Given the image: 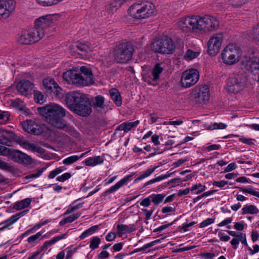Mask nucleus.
I'll return each mask as SVG.
<instances>
[{"mask_svg":"<svg viewBox=\"0 0 259 259\" xmlns=\"http://www.w3.org/2000/svg\"><path fill=\"white\" fill-rule=\"evenodd\" d=\"M37 110L40 115L46 118L48 122L54 127L63 130L73 137H78L79 134L73 127L67 124L63 119L66 115V110L60 105L51 103L44 107H38Z\"/></svg>","mask_w":259,"mask_h":259,"instance_id":"f257e3e1","label":"nucleus"},{"mask_svg":"<svg viewBox=\"0 0 259 259\" xmlns=\"http://www.w3.org/2000/svg\"><path fill=\"white\" fill-rule=\"evenodd\" d=\"M178 25L183 31L204 33L217 29L219 22L215 17L211 15H206L202 17L193 15L181 19Z\"/></svg>","mask_w":259,"mask_h":259,"instance_id":"f03ea898","label":"nucleus"},{"mask_svg":"<svg viewBox=\"0 0 259 259\" xmlns=\"http://www.w3.org/2000/svg\"><path fill=\"white\" fill-rule=\"evenodd\" d=\"M65 101L68 108L82 117H87L92 112L90 101L87 95L79 92H71L66 94Z\"/></svg>","mask_w":259,"mask_h":259,"instance_id":"7ed1b4c3","label":"nucleus"},{"mask_svg":"<svg viewBox=\"0 0 259 259\" xmlns=\"http://www.w3.org/2000/svg\"><path fill=\"white\" fill-rule=\"evenodd\" d=\"M63 77L69 83L77 86H88L95 82V78L91 69L84 66L80 68V72L67 71L63 73Z\"/></svg>","mask_w":259,"mask_h":259,"instance_id":"20e7f679","label":"nucleus"},{"mask_svg":"<svg viewBox=\"0 0 259 259\" xmlns=\"http://www.w3.org/2000/svg\"><path fill=\"white\" fill-rule=\"evenodd\" d=\"M128 13L135 19H145L154 16L156 9L153 4L150 2L139 1L130 7Z\"/></svg>","mask_w":259,"mask_h":259,"instance_id":"39448f33","label":"nucleus"},{"mask_svg":"<svg viewBox=\"0 0 259 259\" xmlns=\"http://www.w3.org/2000/svg\"><path fill=\"white\" fill-rule=\"evenodd\" d=\"M1 155L6 156L14 162L24 165H30L33 162L30 156L19 150H12L6 147L1 146Z\"/></svg>","mask_w":259,"mask_h":259,"instance_id":"423d86ee","label":"nucleus"},{"mask_svg":"<svg viewBox=\"0 0 259 259\" xmlns=\"http://www.w3.org/2000/svg\"><path fill=\"white\" fill-rule=\"evenodd\" d=\"M247 80L246 73L244 71L233 74L227 80L226 89L230 93H238L242 89Z\"/></svg>","mask_w":259,"mask_h":259,"instance_id":"0eeeda50","label":"nucleus"},{"mask_svg":"<svg viewBox=\"0 0 259 259\" xmlns=\"http://www.w3.org/2000/svg\"><path fill=\"white\" fill-rule=\"evenodd\" d=\"M134 51L133 46L130 43L120 44L114 50V59L118 63H127L132 59Z\"/></svg>","mask_w":259,"mask_h":259,"instance_id":"6e6552de","label":"nucleus"},{"mask_svg":"<svg viewBox=\"0 0 259 259\" xmlns=\"http://www.w3.org/2000/svg\"><path fill=\"white\" fill-rule=\"evenodd\" d=\"M42 33L34 28L22 30L17 35V41L22 45H30L38 41L42 38Z\"/></svg>","mask_w":259,"mask_h":259,"instance_id":"1a4fd4ad","label":"nucleus"},{"mask_svg":"<svg viewBox=\"0 0 259 259\" xmlns=\"http://www.w3.org/2000/svg\"><path fill=\"white\" fill-rule=\"evenodd\" d=\"M241 56V51L235 45L229 44L222 53L223 62L226 64L231 65L237 62Z\"/></svg>","mask_w":259,"mask_h":259,"instance_id":"9d476101","label":"nucleus"},{"mask_svg":"<svg viewBox=\"0 0 259 259\" xmlns=\"http://www.w3.org/2000/svg\"><path fill=\"white\" fill-rule=\"evenodd\" d=\"M151 48L154 52L168 54L172 53L175 46L171 38L164 36L155 40L151 45Z\"/></svg>","mask_w":259,"mask_h":259,"instance_id":"9b49d317","label":"nucleus"},{"mask_svg":"<svg viewBox=\"0 0 259 259\" xmlns=\"http://www.w3.org/2000/svg\"><path fill=\"white\" fill-rule=\"evenodd\" d=\"M57 14L46 15L36 19L35 21L34 27L38 32L42 33V38L45 35L46 29L47 28L54 26L58 18Z\"/></svg>","mask_w":259,"mask_h":259,"instance_id":"f8f14e48","label":"nucleus"},{"mask_svg":"<svg viewBox=\"0 0 259 259\" xmlns=\"http://www.w3.org/2000/svg\"><path fill=\"white\" fill-rule=\"evenodd\" d=\"M199 73L196 69H190L185 71L181 76L182 87L188 88L194 85L198 81Z\"/></svg>","mask_w":259,"mask_h":259,"instance_id":"ddd939ff","label":"nucleus"},{"mask_svg":"<svg viewBox=\"0 0 259 259\" xmlns=\"http://www.w3.org/2000/svg\"><path fill=\"white\" fill-rule=\"evenodd\" d=\"M222 32L213 34L207 42V53L210 56H215L220 50L223 40Z\"/></svg>","mask_w":259,"mask_h":259,"instance_id":"4468645a","label":"nucleus"},{"mask_svg":"<svg viewBox=\"0 0 259 259\" xmlns=\"http://www.w3.org/2000/svg\"><path fill=\"white\" fill-rule=\"evenodd\" d=\"M242 64L246 69L255 74L259 71V56L254 52L249 56H245L242 61Z\"/></svg>","mask_w":259,"mask_h":259,"instance_id":"2eb2a0df","label":"nucleus"},{"mask_svg":"<svg viewBox=\"0 0 259 259\" xmlns=\"http://www.w3.org/2000/svg\"><path fill=\"white\" fill-rule=\"evenodd\" d=\"M192 97L197 103H202L209 99V89L207 85L196 87L193 90Z\"/></svg>","mask_w":259,"mask_h":259,"instance_id":"dca6fc26","label":"nucleus"},{"mask_svg":"<svg viewBox=\"0 0 259 259\" xmlns=\"http://www.w3.org/2000/svg\"><path fill=\"white\" fill-rule=\"evenodd\" d=\"M15 141L23 148L31 150L33 152H37L40 154H42L45 152V150L44 149L34 144L30 143L23 137H17L15 139Z\"/></svg>","mask_w":259,"mask_h":259,"instance_id":"f3484780","label":"nucleus"},{"mask_svg":"<svg viewBox=\"0 0 259 259\" xmlns=\"http://www.w3.org/2000/svg\"><path fill=\"white\" fill-rule=\"evenodd\" d=\"M14 9V0H1V18L7 19L9 17Z\"/></svg>","mask_w":259,"mask_h":259,"instance_id":"a211bd4d","label":"nucleus"},{"mask_svg":"<svg viewBox=\"0 0 259 259\" xmlns=\"http://www.w3.org/2000/svg\"><path fill=\"white\" fill-rule=\"evenodd\" d=\"M21 125L25 132L34 135H39L41 132L40 126L35 121L27 120L21 122Z\"/></svg>","mask_w":259,"mask_h":259,"instance_id":"6ab92c4d","label":"nucleus"},{"mask_svg":"<svg viewBox=\"0 0 259 259\" xmlns=\"http://www.w3.org/2000/svg\"><path fill=\"white\" fill-rule=\"evenodd\" d=\"M33 87L34 84L32 82L29 80L24 79L20 81L16 86L18 92L24 96H27L31 94Z\"/></svg>","mask_w":259,"mask_h":259,"instance_id":"aec40b11","label":"nucleus"},{"mask_svg":"<svg viewBox=\"0 0 259 259\" xmlns=\"http://www.w3.org/2000/svg\"><path fill=\"white\" fill-rule=\"evenodd\" d=\"M71 50L73 52L77 53L84 58L88 56V53L90 51V48L87 45L78 43L72 46Z\"/></svg>","mask_w":259,"mask_h":259,"instance_id":"412c9836","label":"nucleus"},{"mask_svg":"<svg viewBox=\"0 0 259 259\" xmlns=\"http://www.w3.org/2000/svg\"><path fill=\"white\" fill-rule=\"evenodd\" d=\"M14 136L13 132L1 127V145L10 146L14 139Z\"/></svg>","mask_w":259,"mask_h":259,"instance_id":"4be33fe9","label":"nucleus"},{"mask_svg":"<svg viewBox=\"0 0 259 259\" xmlns=\"http://www.w3.org/2000/svg\"><path fill=\"white\" fill-rule=\"evenodd\" d=\"M92 106L98 112H102L106 108L105 98L101 95H98L93 99Z\"/></svg>","mask_w":259,"mask_h":259,"instance_id":"5701e85b","label":"nucleus"},{"mask_svg":"<svg viewBox=\"0 0 259 259\" xmlns=\"http://www.w3.org/2000/svg\"><path fill=\"white\" fill-rule=\"evenodd\" d=\"M117 234L119 236L126 233H130L136 230L135 225L130 224L128 225L119 224L117 226Z\"/></svg>","mask_w":259,"mask_h":259,"instance_id":"b1692460","label":"nucleus"},{"mask_svg":"<svg viewBox=\"0 0 259 259\" xmlns=\"http://www.w3.org/2000/svg\"><path fill=\"white\" fill-rule=\"evenodd\" d=\"M139 123V120H136L134 122H123L115 129V133L118 131H123L124 133H127L130 131L133 127L137 126Z\"/></svg>","mask_w":259,"mask_h":259,"instance_id":"393cba45","label":"nucleus"},{"mask_svg":"<svg viewBox=\"0 0 259 259\" xmlns=\"http://www.w3.org/2000/svg\"><path fill=\"white\" fill-rule=\"evenodd\" d=\"M131 177H132V176H131V175L126 176L125 177H124L123 179H121L120 181L117 182L114 186H112L110 189L107 190L105 191V193L107 194H108L113 193L115 191H117L118 189H119L122 186L126 184V183L130 180Z\"/></svg>","mask_w":259,"mask_h":259,"instance_id":"a878e982","label":"nucleus"},{"mask_svg":"<svg viewBox=\"0 0 259 259\" xmlns=\"http://www.w3.org/2000/svg\"><path fill=\"white\" fill-rule=\"evenodd\" d=\"M43 84L47 92L52 93L56 87L58 86V83L56 82L53 79L46 78L43 80Z\"/></svg>","mask_w":259,"mask_h":259,"instance_id":"bb28decb","label":"nucleus"},{"mask_svg":"<svg viewBox=\"0 0 259 259\" xmlns=\"http://www.w3.org/2000/svg\"><path fill=\"white\" fill-rule=\"evenodd\" d=\"M111 99L117 106H120L122 104L121 96L119 92L115 89H112L110 92Z\"/></svg>","mask_w":259,"mask_h":259,"instance_id":"cd10ccee","label":"nucleus"},{"mask_svg":"<svg viewBox=\"0 0 259 259\" xmlns=\"http://www.w3.org/2000/svg\"><path fill=\"white\" fill-rule=\"evenodd\" d=\"M31 202L30 198H25L21 201L16 202L13 206V208L18 210L25 208L30 205Z\"/></svg>","mask_w":259,"mask_h":259,"instance_id":"c85d7f7f","label":"nucleus"},{"mask_svg":"<svg viewBox=\"0 0 259 259\" xmlns=\"http://www.w3.org/2000/svg\"><path fill=\"white\" fill-rule=\"evenodd\" d=\"M65 236V234H62L61 235L57 236L49 241H46L44 243L42 246L40 247L41 250L44 251L45 250L47 249L49 246L54 244V243H55L56 242L59 241L60 240L64 238Z\"/></svg>","mask_w":259,"mask_h":259,"instance_id":"c756f323","label":"nucleus"},{"mask_svg":"<svg viewBox=\"0 0 259 259\" xmlns=\"http://www.w3.org/2000/svg\"><path fill=\"white\" fill-rule=\"evenodd\" d=\"M160 64H156L152 71V80L157 81L159 78V75L161 73L163 70V68L161 66Z\"/></svg>","mask_w":259,"mask_h":259,"instance_id":"7c9ffc66","label":"nucleus"},{"mask_svg":"<svg viewBox=\"0 0 259 259\" xmlns=\"http://www.w3.org/2000/svg\"><path fill=\"white\" fill-rule=\"evenodd\" d=\"M117 7L114 4H109L105 7L104 15L109 18L111 17L117 10Z\"/></svg>","mask_w":259,"mask_h":259,"instance_id":"2f4dec72","label":"nucleus"},{"mask_svg":"<svg viewBox=\"0 0 259 259\" xmlns=\"http://www.w3.org/2000/svg\"><path fill=\"white\" fill-rule=\"evenodd\" d=\"M85 154V153H82L80 156L72 155L68 157L63 160V163L66 165L71 164L83 157Z\"/></svg>","mask_w":259,"mask_h":259,"instance_id":"473e14b6","label":"nucleus"},{"mask_svg":"<svg viewBox=\"0 0 259 259\" xmlns=\"http://www.w3.org/2000/svg\"><path fill=\"white\" fill-rule=\"evenodd\" d=\"M259 210L253 205H245L242 208V214H257Z\"/></svg>","mask_w":259,"mask_h":259,"instance_id":"72a5a7b5","label":"nucleus"},{"mask_svg":"<svg viewBox=\"0 0 259 259\" xmlns=\"http://www.w3.org/2000/svg\"><path fill=\"white\" fill-rule=\"evenodd\" d=\"M99 229V225H95L92 226L84 231L79 237L80 239H83L85 237L94 234Z\"/></svg>","mask_w":259,"mask_h":259,"instance_id":"f704fd0d","label":"nucleus"},{"mask_svg":"<svg viewBox=\"0 0 259 259\" xmlns=\"http://www.w3.org/2000/svg\"><path fill=\"white\" fill-rule=\"evenodd\" d=\"M164 197L165 195L162 194H153L150 195L151 200L155 205H158L160 203L163 201Z\"/></svg>","mask_w":259,"mask_h":259,"instance_id":"c9c22d12","label":"nucleus"},{"mask_svg":"<svg viewBox=\"0 0 259 259\" xmlns=\"http://www.w3.org/2000/svg\"><path fill=\"white\" fill-rule=\"evenodd\" d=\"M11 103L13 107L19 110H23L25 108V105L24 102L19 98L12 101Z\"/></svg>","mask_w":259,"mask_h":259,"instance_id":"e433bc0d","label":"nucleus"},{"mask_svg":"<svg viewBox=\"0 0 259 259\" xmlns=\"http://www.w3.org/2000/svg\"><path fill=\"white\" fill-rule=\"evenodd\" d=\"M34 100L36 103L42 104L45 101L46 98L40 92L34 91Z\"/></svg>","mask_w":259,"mask_h":259,"instance_id":"4c0bfd02","label":"nucleus"},{"mask_svg":"<svg viewBox=\"0 0 259 259\" xmlns=\"http://www.w3.org/2000/svg\"><path fill=\"white\" fill-rule=\"evenodd\" d=\"M157 168V166H155L152 168H148L146 171H144L142 174H141L140 176L138 177L135 181H140L148 177L151 174H152L155 170Z\"/></svg>","mask_w":259,"mask_h":259,"instance_id":"58836bf2","label":"nucleus"},{"mask_svg":"<svg viewBox=\"0 0 259 259\" xmlns=\"http://www.w3.org/2000/svg\"><path fill=\"white\" fill-rule=\"evenodd\" d=\"M101 243V239L98 236L93 237L90 241V247L92 250L95 249L99 247V245Z\"/></svg>","mask_w":259,"mask_h":259,"instance_id":"ea45409f","label":"nucleus"},{"mask_svg":"<svg viewBox=\"0 0 259 259\" xmlns=\"http://www.w3.org/2000/svg\"><path fill=\"white\" fill-rule=\"evenodd\" d=\"M206 187L200 183L193 185L191 188V191H196L195 193L198 194L205 190Z\"/></svg>","mask_w":259,"mask_h":259,"instance_id":"a19ab883","label":"nucleus"},{"mask_svg":"<svg viewBox=\"0 0 259 259\" xmlns=\"http://www.w3.org/2000/svg\"><path fill=\"white\" fill-rule=\"evenodd\" d=\"M236 188L238 189L240 191L244 192L247 193L249 194L252 195L253 196H256L259 198V192L256 191L251 188H245L242 187H236Z\"/></svg>","mask_w":259,"mask_h":259,"instance_id":"79ce46f5","label":"nucleus"},{"mask_svg":"<svg viewBox=\"0 0 259 259\" xmlns=\"http://www.w3.org/2000/svg\"><path fill=\"white\" fill-rule=\"evenodd\" d=\"M28 211V210H25L23 211H22L19 213H17L13 215H12L9 219L11 220V222L12 224H13L15 222H16L19 218H20L21 217L24 216L25 215L27 212Z\"/></svg>","mask_w":259,"mask_h":259,"instance_id":"37998d69","label":"nucleus"},{"mask_svg":"<svg viewBox=\"0 0 259 259\" xmlns=\"http://www.w3.org/2000/svg\"><path fill=\"white\" fill-rule=\"evenodd\" d=\"M46 169L45 167H42L37 170L36 173L28 175L25 176V179H34L39 177Z\"/></svg>","mask_w":259,"mask_h":259,"instance_id":"c03bdc74","label":"nucleus"},{"mask_svg":"<svg viewBox=\"0 0 259 259\" xmlns=\"http://www.w3.org/2000/svg\"><path fill=\"white\" fill-rule=\"evenodd\" d=\"M65 169L64 167H60L56 168L54 170L51 171L48 176L49 179L54 178L57 175L61 173Z\"/></svg>","mask_w":259,"mask_h":259,"instance_id":"a18cd8bd","label":"nucleus"},{"mask_svg":"<svg viewBox=\"0 0 259 259\" xmlns=\"http://www.w3.org/2000/svg\"><path fill=\"white\" fill-rule=\"evenodd\" d=\"M227 127V125L222 123H214L211 125H210L207 128L208 130H213L216 129H225Z\"/></svg>","mask_w":259,"mask_h":259,"instance_id":"49530a36","label":"nucleus"},{"mask_svg":"<svg viewBox=\"0 0 259 259\" xmlns=\"http://www.w3.org/2000/svg\"><path fill=\"white\" fill-rule=\"evenodd\" d=\"M52 93H53L55 97L60 99L62 98L64 96V92L58 84L57 87L53 89V92H52Z\"/></svg>","mask_w":259,"mask_h":259,"instance_id":"de8ad7c7","label":"nucleus"},{"mask_svg":"<svg viewBox=\"0 0 259 259\" xmlns=\"http://www.w3.org/2000/svg\"><path fill=\"white\" fill-rule=\"evenodd\" d=\"M199 53L188 50L185 55V58L187 60H190L197 57Z\"/></svg>","mask_w":259,"mask_h":259,"instance_id":"09e8293b","label":"nucleus"},{"mask_svg":"<svg viewBox=\"0 0 259 259\" xmlns=\"http://www.w3.org/2000/svg\"><path fill=\"white\" fill-rule=\"evenodd\" d=\"M37 3L42 6H52L55 5L54 0H36Z\"/></svg>","mask_w":259,"mask_h":259,"instance_id":"8fccbe9b","label":"nucleus"},{"mask_svg":"<svg viewBox=\"0 0 259 259\" xmlns=\"http://www.w3.org/2000/svg\"><path fill=\"white\" fill-rule=\"evenodd\" d=\"M10 114L8 111H1V124H5L9 120Z\"/></svg>","mask_w":259,"mask_h":259,"instance_id":"3c124183","label":"nucleus"},{"mask_svg":"<svg viewBox=\"0 0 259 259\" xmlns=\"http://www.w3.org/2000/svg\"><path fill=\"white\" fill-rule=\"evenodd\" d=\"M214 222V219H212V218L207 219L204 220L203 221H202L200 224L199 227L200 228H204L206 226H207L209 225H210V224L213 223Z\"/></svg>","mask_w":259,"mask_h":259,"instance_id":"603ef678","label":"nucleus"},{"mask_svg":"<svg viewBox=\"0 0 259 259\" xmlns=\"http://www.w3.org/2000/svg\"><path fill=\"white\" fill-rule=\"evenodd\" d=\"M81 206L80 204L76 205L75 206L69 205L68 208L67 209L66 211L64 212V215H67L69 213H71L74 212V211H75L76 210H77V209H78L79 208H80Z\"/></svg>","mask_w":259,"mask_h":259,"instance_id":"864d4df0","label":"nucleus"},{"mask_svg":"<svg viewBox=\"0 0 259 259\" xmlns=\"http://www.w3.org/2000/svg\"><path fill=\"white\" fill-rule=\"evenodd\" d=\"M232 6L236 7H239L245 3L246 0H228Z\"/></svg>","mask_w":259,"mask_h":259,"instance_id":"5fc2aeb1","label":"nucleus"},{"mask_svg":"<svg viewBox=\"0 0 259 259\" xmlns=\"http://www.w3.org/2000/svg\"><path fill=\"white\" fill-rule=\"evenodd\" d=\"M71 177V175L70 173L66 172V173L63 174L61 176L58 177L57 178V180L59 182H63L65 181L70 178Z\"/></svg>","mask_w":259,"mask_h":259,"instance_id":"6e6d98bb","label":"nucleus"},{"mask_svg":"<svg viewBox=\"0 0 259 259\" xmlns=\"http://www.w3.org/2000/svg\"><path fill=\"white\" fill-rule=\"evenodd\" d=\"M252 35L254 39L259 40V25L253 28Z\"/></svg>","mask_w":259,"mask_h":259,"instance_id":"4d7b16f0","label":"nucleus"},{"mask_svg":"<svg viewBox=\"0 0 259 259\" xmlns=\"http://www.w3.org/2000/svg\"><path fill=\"white\" fill-rule=\"evenodd\" d=\"M41 236L40 232H38L36 234L30 236L27 239V241L29 243H32L35 242L38 238Z\"/></svg>","mask_w":259,"mask_h":259,"instance_id":"13d9d810","label":"nucleus"},{"mask_svg":"<svg viewBox=\"0 0 259 259\" xmlns=\"http://www.w3.org/2000/svg\"><path fill=\"white\" fill-rule=\"evenodd\" d=\"M81 213H76L66 218L67 223H71L80 217Z\"/></svg>","mask_w":259,"mask_h":259,"instance_id":"bf43d9fd","label":"nucleus"},{"mask_svg":"<svg viewBox=\"0 0 259 259\" xmlns=\"http://www.w3.org/2000/svg\"><path fill=\"white\" fill-rule=\"evenodd\" d=\"M1 169L8 170V171H11L13 168V167L9 163L1 161Z\"/></svg>","mask_w":259,"mask_h":259,"instance_id":"052dcab7","label":"nucleus"},{"mask_svg":"<svg viewBox=\"0 0 259 259\" xmlns=\"http://www.w3.org/2000/svg\"><path fill=\"white\" fill-rule=\"evenodd\" d=\"M216 191H217V190H210V191H208L207 192H204L202 195H199L197 197H196L195 199L199 200L204 197L207 196L208 195L213 194Z\"/></svg>","mask_w":259,"mask_h":259,"instance_id":"680f3d73","label":"nucleus"},{"mask_svg":"<svg viewBox=\"0 0 259 259\" xmlns=\"http://www.w3.org/2000/svg\"><path fill=\"white\" fill-rule=\"evenodd\" d=\"M239 141L242 142L243 143L249 145H254L253 141H254V140L252 139L241 138L239 139Z\"/></svg>","mask_w":259,"mask_h":259,"instance_id":"e2e57ef3","label":"nucleus"},{"mask_svg":"<svg viewBox=\"0 0 259 259\" xmlns=\"http://www.w3.org/2000/svg\"><path fill=\"white\" fill-rule=\"evenodd\" d=\"M150 201L151 199L150 198V196L148 197H147L144 199L141 202L140 205L144 207H148L150 205Z\"/></svg>","mask_w":259,"mask_h":259,"instance_id":"0e129e2a","label":"nucleus"},{"mask_svg":"<svg viewBox=\"0 0 259 259\" xmlns=\"http://www.w3.org/2000/svg\"><path fill=\"white\" fill-rule=\"evenodd\" d=\"M12 225L11 220L9 219L5 221V222L1 223V231L5 229L9 226Z\"/></svg>","mask_w":259,"mask_h":259,"instance_id":"69168bd1","label":"nucleus"},{"mask_svg":"<svg viewBox=\"0 0 259 259\" xmlns=\"http://www.w3.org/2000/svg\"><path fill=\"white\" fill-rule=\"evenodd\" d=\"M230 243L231 244L233 248L234 249H237L238 247V245L239 243V239L238 238H234L230 241Z\"/></svg>","mask_w":259,"mask_h":259,"instance_id":"338daca9","label":"nucleus"},{"mask_svg":"<svg viewBox=\"0 0 259 259\" xmlns=\"http://www.w3.org/2000/svg\"><path fill=\"white\" fill-rule=\"evenodd\" d=\"M109 256V253L106 250H103L99 254H98V258L99 259H105L106 258H108Z\"/></svg>","mask_w":259,"mask_h":259,"instance_id":"774afa93","label":"nucleus"}]
</instances>
